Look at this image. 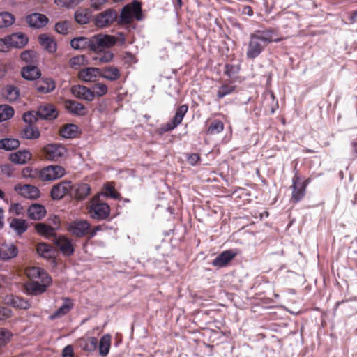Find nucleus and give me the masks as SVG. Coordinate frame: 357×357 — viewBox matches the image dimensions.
<instances>
[{
  "instance_id": "338daca9",
  "label": "nucleus",
  "mask_w": 357,
  "mask_h": 357,
  "mask_svg": "<svg viewBox=\"0 0 357 357\" xmlns=\"http://www.w3.org/2000/svg\"><path fill=\"white\" fill-rule=\"evenodd\" d=\"M31 52L29 51H24L20 54V58L23 61H28L29 59H31Z\"/></svg>"
},
{
  "instance_id": "2f4dec72",
  "label": "nucleus",
  "mask_w": 357,
  "mask_h": 357,
  "mask_svg": "<svg viewBox=\"0 0 357 357\" xmlns=\"http://www.w3.org/2000/svg\"><path fill=\"white\" fill-rule=\"evenodd\" d=\"M10 227L18 235H22L28 229V225L25 220L19 218H13L10 222Z\"/></svg>"
},
{
  "instance_id": "39448f33",
  "label": "nucleus",
  "mask_w": 357,
  "mask_h": 357,
  "mask_svg": "<svg viewBox=\"0 0 357 357\" xmlns=\"http://www.w3.org/2000/svg\"><path fill=\"white\" fill-rule=\"evenodd\" d=\"M188 110V106L187 105H182L179 106L177 108L173 119L170 121L162 125L158 129L159 134L162 135L176 128L181 123Z\"/></svg>"
},
{
  "instance_id": "13d9d810",
  "label": "nucleus",
  "mask_w": 357,
  "mask_h": 357,
  "mask_svg": "<svg viewBox=\"0 0 357 357\" xmlns=\"http://www.w3.org/2000/svg\"><path fill=\"white\" fill-rule=\"evenodd\" d=\"M107 195L112 198L119 199L120 194L115 190L114 186L112 184H107L105 185Z\"/></svg>"
},
{
  "instance_id": "a878e982",
  "label": "nucleus",
  "mask_w": 357,
  "mask_h": 357,
  "mask_svg": "<svg viewBox=\"0 0 357 357\" xmlns=\"http://www.w3.org/2000/svg\"><path fill=\"white\" fill-rule=\"evenodd\" d=\"M64 303L50 316L51 319L61 318L67 314L73 307V301L69 298H63Z\"/></svg>"
},
{
  "instance_id": "09e8293b",
  "label": "nucleus",
  "mask_w": 357,
  "mask_h": 357,
  "mask_svg": "<svg viewBox=\"0 0 357 357\" xmlns=\"http://www.w3.org/2000/svg\"><path fill=\"white\" fill-rule=\"evenodd\" d=\"M11 305L16 308L26 310L31 306L29 302L21 297H13L10 301Z\"/></svg>"
},
{
  "instance_id": "9b49d317",
  "label": "nucleus",
  "mask_w": 357,
  "mask_h": 357,
  "mask_svg": "<svg viewBox=\"0 0 357 357\" xmlns=\"http://www.w3.org/2000/svg\"><path fill=\"white\" fill-rule=\"evenodd\" d=\"M117 12L109 8L97 15L95 24L98 27L103 28L110 26L117 19Z\"/></svg>"
},
{
  "instance_id": "4be33fe9",
  "label": "nucleus",
  "mask_w": 357,
  "mask_h": 357,
  "mask_svg": "<svg viewBox=\"0 0 357 357\" xmlns=\"http://www.w3.org/2000/svg\"><path fill=\"white\" fill-rule=\"evenodd\" d=\"M6 40L8 41L10 47L22 48L27 43L28 38L24 34L17 33L7 36Z\"/></svg>"
},
{
  "instance_id": "774afa93",
  "label": "nucleus",
  "mask_w": 357,
  "mask_h": 357,
  "mask_svg": "<svg viewBox=\"0 0 357 357\" xmlns=\"http://www.w3.org/2000/svg\"><path fill=\"white\" fill-rule=\"evenodd\" d=\"M349 20L351 24L357 23V10L350 13Z\"/></svg>"
},
{
  "instance_id": "f257e3e1",
  "label": "nucleus",
  "mask_w": 357,
  "mask_h": 357,
  "mask_svg": "<svg viewBox=\"0 0 357 357\" xmlns=\"http://www.w3.org/2000/svg\"><path fill=\"white\" fill-rule=\"evenodd\" d=\"M278 31L274 28L265 30H256L250 35L247 46L246 56L249 59H255L265 50L266 46L273 42H280Z\"/></svg>"
},
{
  "instance_id": "58836bf2",
  "label": "nucleus",
  "mask_w": 357,
  "mask_h": 357,
  "mask_svg": "<svg viewBox=\"0 0 357 357\" xmlns=\"http://www.w3.org/2000/svg\"><path fill=\"white\" fill-rule=\"evenodd\" d=\"M111 335L109 334L105 335L100 338L99 351L101 356H105L109 353L111 345Z\"/></svg>"
},
{
  "instance_id": "aec40b11",
  "label": "nucleus",
  "mask_w": 357,
  "mask_h": 357,
  "mask_svg": "<svg viewBox=\"0 0 357 357\" xmlns=\"http://www.w3.org/2000/svg\"><path fill=\"white\" fill-rule=\"evenodd\" d=\"M55 82L52 78L42 77L36 82V89L40 93H50L55 89Z\"/></svg>"
},
{
  "instance_id": "de8ad7c7",
  "label": "nucleus",
  "mask_w": 357,
  "mask_h": 357,
  "mask_svg": "<svg viewBox=\"0 0 357 357\" xmlns=\"http://www.w3.org/2000/svg\"><path fill=\"white\" fill-rule=\"evenodd\" d=\"M133 15L130 12V6H126L121 10L120 15V22L124 24H128L132 22Z\"/></svg>"
},
{
  "instance_id": "dca6fc26",
  "label": "nucleus",
  "mask_w": 357,
  "mask_h": 357,
  "mask_svg": "<svg viewBox=\"0 0 357 357\" xmlns=\"http://www.w3.org/2000/svg\"><path fill=\"white\" fill-rule=\"evenodd\" d=\"M71 93L77 98L86 101H92L94 96L91 93V89L83 85H75L71 88Z\"/></svg>"
},
{
  "instance_id": "f03ea898",
  "label": "nucleus",
  "mask_w": 357,
  "mask_h": 357,
  "mask_svg": "<svg viewBox=\"0 0 357 357\" xmlns=\"http://www.w3.org/2000/svg\"><path fill=\"white\" fill-rule=\"evenodd\" d=\"M25 273L29 282L25 284L29 294L37 296L44 293L52 283V278L43 268L37 266L28 267Z\"/></svg>"
},
{
  "instance_id": "7c9ffc66",
  "label": "nucleus",
  "mask_w": 357,
  "mask_h": 357,
  "mask_svg": "<svg viewBox=\"0 0 357 357\" xmlns=\"http://www.w3.org/2000/svg\"><path fill=\"white\" fill-rule=\"evenodd\" d=\"M96 52V55L93 57V59L96 63H104L109 62L112 60L114 54L109 50H102V48L98 49Z\"/></svg>"
},
{
  "instance_id": "e433bc0d",
  "label": "nucleus",
  "mask_w": 357,
  "mask_h": 357,
  "mask_svg": "<svg viewBox=\"0 0 357 357\" xmlns=\"http://www.w3.org/2000/svg\"><path fill=\"white\" fill-rule=\"evenodd\" d=\"M225 126L222 121L215 119L212 121L206 130L207 135H217L222 132L224 130Z\"/></svg>"
},
{
  "instance_id": "20e7f679",
  "label": "nucleus",
  "mask_w": 357,
  "mask_h": 357,
  "mask_svg": "<svg viewBox=\"0 0 357 357\" xmlns=\"http://www.w3.org/2000/svg\"><path fill=\"white\" fill-rule=\"evenodd\" d=\"M66 173L60 165H49L40 169L39 179L42 181H52L63 177Z\"/></svg>"
},
{
  "instance_id": "37998d69",
  "label": "nucleus",
  "mask_w": 357,
  "mask_h": 357,
  "mask_svg": "<svg viewBox=\"0 0 357 357\" xmlns=\"http://www.w3.org/2000/svg\"><path fill=\"white\" fill-rule=\"evenodd\" d=\"M88 61L85 56L78 55L72 57L69 61V66L73 69H79L80 67L86 65Z\"/></svg>"
},
{
  "instance_id": "052dcab7",
  "label": "nucleus",
  "mask_w": 357,
  "mask_h": 357,
  "mask_svg": "<svg viewBox=\"0 0 357 357\" xmlns=\"http://www.w3.org/2000/svg\"><path fill=\"white\" fill-rule=\"evenodd\" d=\"M97 346V339L96 337L89 338L84 347V349L87 351H93L95 350Z\"/></svg>"
},
{
  "instance_id": "4d7b16f0",
  "label": "nucleus",
  "mask_w": 357,
  "mask_h": 357,
  "mask_svg": "<svg viewBox=\"0 0 357 357\" xmlns=\"http://www.w3.org/2000/svg\"><path fill=\"white\" fill-rule=\"evenodd\" d=\"M10 334L3 328H0V347L6 345L10 340Z\"/></svg>"
},
{
  "instance_id": "5fc2aeb1",
  "label": "nucleus",
  "mask_w": 357,
  "mask_h": 357,
  "mask_svg": "<svg viewBox=\"0 0 357 357\" xmlns=\"http://www.w3.org/2000/svg\"><path fill=\"white\" fill-rule=\"evenodd\" d=\"M82 1L83 0H54V2L56 5L60 6L73 8Z\"/></svg>"
},
{
  "instance_id": "ea45409f",
  "label": "nucleus",
  "mask_w": 357,
  "mask_h": 357,
  "mask_svg": "<svg viewBox=\"0 0 357 357\" xmlns=\"http://www.w3.org/2000/svg\"><path fill=\"white\" fill-rule=\"evenodd\" d=\"M20 143L18 139L14 138H4L0 140V149L11 151L19 147Z\"/></svg>"
},
{
  "instance_id": "6ab92c4d",
  "label": "nucleus",
  "mask_w": 357,
  "mask_h": 357,
  "mask_svg": "<svg viewBox=\"0 0 357 357\" xmlns=\"http://www.w3.org/2000/svg\"><path fill=\"white\" fill-rule=\"evenodd\" d=\"M70 45L76 50H86L94 51V43L92 38L86 37H78L71 40Z\"/></svg>"
},
{
  "instance_id": "680f3d73",
  "label": "nucleus",
  "mask_w": 357,
  "mask_h": 357,
  "mask_svg": "<svg viewBox=\"0 0 357 357\" xmlns=\"http://www.w3.org/2000/svg\"><path fill=\"white\" fill-rule=\"evenodd\" d=\"M11 315V310L6 307H0V320H3L10 317Z\"/></svg>"
},
{
  "instance_id": "603ef678",
  "label": "nucleus",
  "mask_w": 357,
  "mask_h": 357,
  "mask_svg": "<svg viewBox=\"0 0 357 357\" xmlns=\"http://www.w3.org/2000/svg\"><path fill=\"white\" fill-rule=\"evenodd\" d=\"M40 169H33L31 167H26L22 171V176L24 178H39Z\"/></svg>"
},
{
  "instance_id": "473e14b6",
  "label": "nucleus",
  "mask_w": 357,
  "mask_h": 357,
  "mask_svg": "<svg viewBox=\"0 0 357 357\" xmlns=\"http://www.w3.org/2000/svg\"><path fill=\"white\" fill-rule=\"evenodd\" d=\"M35 229L41 236L45 237H53L54 238L56 236L54 229L44 223H38L35 226Z\"/></svg>"
},
{
  "instance_id": "f3484780",
  "label": "nucleus",
  "mask_w": 357,
  "mask_h": 357,
  "mask_svg": "<svg viewBox=\"0 0 357 357\" xmlns=\"http://www.w3.org/2000/svg\"><path fill=\"white\" fill-rule=\"evenodd\" d=\"M27 24L33 28H41L48 22V18L43 14L34 13L26 17Z\"/></svg>"
},
{
  "instance_id": "6e6552de",
  "label": "nucleus",
  "mask_w": 357,
  "mask_h": 357,
  "mask_svg": "<svg viewBox=\"0 0 357 357\" xmlns=\"http://www.w3.org/2000/svg\"><path fill=\"white\" fill-rule=\"evenodd\" d=\"M290 188L292 190L291 202L296 204L301 201L306 195V189L301 184V177L297 170H295L292 177V185Z\"/></svg>"
},
{
  "instance_id": "c756f323",
  "label": "nucleus",
  "mask_w": 357,
  "mask_h": 357,
  "mask_svg": "<svg viewBox=\"0 0 357 357\" xmlns=\"http://www.w3.org/2000/svg\"><path fill=\"white\" fill-rule=\"evenodd\" d=\"M23 138L28 139H36L39 138L40 133L37 127L32 125H26L20 132Z\"/></svg>"
},
{
  "instance_id": "e2e57ef3",
  "label": "nucleus",
  "mask_w": 357,
  "mask_h": 357,
  "mask_svg": "<svg viewBox=\"0 0 357 357\" xmlns=\"http://www.w3.org/2000/svg\"><path fill=\"white\" fill-rule=\"evenodd\" d=\"M10 46L8 44V41L6 40V37L4 38L0 39V51L3 52H6L10 50Z\"/></svg>"
},
{
  "instance_id": "c03bdc74",
  "label": "nucleus",
  "mask_w": 357,
  "mask_h": 357,
  "mask_svg": "<svg viewBox=\"0 0 357 357\" xmlns=\"http://www.w3.org/2000/svg\"><path fill=\"white\" fill-rule=\"evenodd\" d=\"M15 22L14 16L8 12L0 13V28L8 27Z\"/></svg>"
},
{
  "instance_id": "6e6d98bb",
  "label": "nucleus",
  "mask_w": 357,
  "mask_h": 357,
  "mask_svg": "<svg viewBox=\"0 0 357 357\" xmlns=\"http://www.w3.org/2000/svg\"><path fill=\"white\" fill-rule=\"evenodd\" d=\"M130 6V12L135 17L139 20L142 19V8L139 3H135Z\"/></svg>"
},
{
  "instance_id": "c85d7f7f",
  "label": "nucleus",
  "mask_w": 357,
  "mask_h": 357,
  "mask_svg": "<svg viewBox=\"0 0 357 357\" xmlns=\"http://www.w3.org/2000/svg\"><path fill=\"white\" fill-rule=\"evenodd\" d=\"M41 46L47 52L53 53L56 50V43L54 40L47 34H41L38 37Z\"/></svg>"
},
{
  "instance_id": "72a5a7b5",
  "label": "nucleus",
  "mask_w": 357,
  "mask_h": 357,
  "mask_svg": "<svg viewBox=\"0 0 357 357\" xmlns=\"http://www.w3.org/2000/svg\"><path fill=\"white\" fill-rule=\"evenodd\" d=\"M2 95L8 101L13 102L19 98L20 91L16 86L8 85L3 89Z\"/></svg>"
},
{
  "instance_id": "a19ab883",
  "label": "nucleus",
  "mask_w": 357,
  "mask_h": 357,
  "mask_svg": "<svg viewBox=\"0 0 357 357\" xmlns=\"http://www.w3.org/2000/svg\"><path fill=\"white\" fill-rule=\"evenodd\" d=\"M240 70V65L227 63L225 66L224 73L231 79V82H234L237 80L236 75L238 74Z\"/></svg>"
},
{
  "instance_id": "f8f14e48",
  "label": "nucleus",
  "mask_w": 357,
  "mask_h": 357,
  "mask_svg": "<svg viewBox=\"0 0 357 357\" xmlns=\"http://www.w3.org/2000/svg\"><path fill=\"white\" fill-rule=\"evenodd\" d=\"M14 190L19 195L29 199H36L40 195V190L37 187L29 184L16 185Z\"/></svg>"
},
{
  "instance_id": "412c9836",
  "label": "nucleus",
  "mask_w": 357,
  "mask_h": 357,
  "mask_svg": "<svg viewBox=\"0 0 357 357\" xmlns=\"http://www.w3.org/2000/svg\"><path fill=\"white\" fill-rule=\"evenodd\" d=\"M18 248L12 243H2L0 245V259L9 260L17 255Z\"/></svg>"
},
{
  "instance_id": "9d476101",
  "label": "nucleus",
  "mask_w": 357,
  "mask_h": 357,
  "mask_svg": "<svg viewBox=\"0 0 357 357\" xmlns=\"http://www.w3.org/2000/svg\"><path fill=\"white\" fill-rule=\"evenodd\" d=\"M53 242L63 256L70 257L73 255L75 247L70 238L64 236H56Z\"/></svg>"
},
{
  "instance_id": "5701e85b",
  "label": "nucleus",
  "mask_w": 357,
  "mask_h": 357,
  "mask_svg": "<svg viewBox=\"0 0 357 357\" xmlns=\"http://www.w3.org/2000/svg\"><path fill=\"white\" fill-rule=\"evenodd\" d=\"M65 108L70 113L78 115L84 116L86 114V109L80 102L73 100H66L64 102Z\"/></svg>"
},
{
  "instance_id": "0e129e2a",
  "label": "nucleus",
  "mask_w": 357,
  "mask_h": 357,
  "mask_svg": "<svg viewBox=\"0 0 357 357\" xmlns=\"http://www.w3.org/2000/svg\"><path fill=\"white\" fill-rule=\"evenodd\" d=\"M109 0H91V6L95 9H100L102 6L106 3Z\"/></svg>"
},
{
  "instance_id": "49530a36",
  "label": "nucleus",
  "mask_w": 357,
  "mask_h": 357,
  "mask_svg": "<svg viewBox=\"0 0 357 357\" xmlns=\"http://www.w3.org/2000/svg\"><path fill=\"white\" fill-rule=\"evenodd\" d=\"M13 115L14 109L12 107L7 105H0V122L10 119Z\"/></svg>"
},
{
  "instance_id": "cd10ccee",
  "label": "nucleus",
  "mask_w": 357,
  "mask_h": 357,
  "mask_svg": "<svg viewBox=\"0 0 357 357\" xmlns=\"http://www.w3.org/2000/svg\"><path fill=\"white\" fill-rule=\"evenodd\" d=\"M91 188L86 183H80L76 186L73 185V196L77 200L84 199L90 192Z\"/></svg>"
},
{
  "instance_id": "7ed1b4c3",
  "label": "nucleus",
  "mask_w": 357,
  "mask_h": 357,
  "mask_svg": "<svg viewBox=\"0 0 357 357\" xmlns=\"http://www.w3.org/2000/svg\"><path fill=\"white\" fill-rule=\"evenodd\" d=\"M101 229L100 226L92 228L91 224L84 220H76L71 222L68 226V231L72 235L80 238L88 236L90 238L96 235L98 231Z\"/></svg>"
},
{
  "instance_id": "4c0bfd02",
  "label": "nucleus",
  "mask_w": 357,
  "mask_h": 357,
  "mask_svg": "<svg viewBox=\"0 0 357 357\" xmlns=\"http://www.w3.org/2000/svg\"><path fill=\"white\" fill-rule=\"evenodd\" d=\"M36 252L40 256L46 259L52 258L54 254L52 246L45 243H38L36 246Z\"/></svg>"
},
{
  "instance_id": "2eb2a0df",
  "label": "nucleus",
  "mask_w": 357,
  "mask_h": 357,
  "mask_svg": "<svg viewBox=\"0 0 357 357\" xmlns=\"http://www.w3.org/2000/svg\"><path fill=\"white\" fill-rule=\"evenodd\" d=\"M94 51L100 48L111 47L116 44L115 37L109 35L96 36L93 37Z\"/></svg>"
},
{
  "instance_id": "8fccbe9b",
  "label": "nucleus",
  "mask_w": 357,
  "mask_h": 357,
  "mask_svg": "<svg viewBox=\"0 0 357 357\" xmlns=\"http://www.w3.org/2000/svg\"><path fill=\"white\" fill-rule=\"evenodd\" d=\"M108 91L107 86L102 83H96L93 85L91 93L93 96L100 97L105 95Z\"/></svg>"
},
{
  "instance_id": "4468645a",
  "label": "nucleus",
  "mask_w": 357,
  "mask_h": 357,
  "mask_svg": "<svg viewBox=\"0 0 357 357\" xmlns=\"http://www.w3.org/2000/svg\"><path fill=\"white\" fill-rule=\"evenodd\" d=\"M37 111L40 119L45 120H54L57 118L59 114L58 110L52 104L40 105Z\"/></svg>"
},
{
  "instance_id": "79ce46f5",
  "label": "nucleus",
  "mask_w": 357,
  "mask_h": 357,
  "mask_svg": "<svg viewBox=\"0 0 357 357\" xmlns=\"http://www.w3.org/2000/svg\"><path fill=\"white\" fill-rule=\"evenodd\" d=\"M90 12L86 9L78 10L75 13V20L80 24H86L90 20Z\"/></svg>"
},
{
  "instance_id": "3c124183",
  "label": "nucleus",
  "mask_w": 357,
  "mask_h": 357,
  "mask_svg": "<svg viewBox=\"0 0 357 357\" xmlns=\"http://www.w3.org/2000/svg\"><path fill=\"white\" fill-rule=\"evenodd\" d=\"M40 119L38 114V111H29L23 114V120L27 123V125H32Z\"/></svg>"
},
{
  "instance_id": "0eeeda50",
  "label": "nucleus",
  "mask_w": 357,
  "mask_h": 357,
  "mask_svg": "<svg viewBox=\"0 0 357 357\" xmlns=\"http://www.w3.org/2000/svg\"><path fill=\"white\" fill-rule=\"evenodd\" d=\"M73 185L70 181H62L54 185L50 191V195L52 199H61L65 195L73 196Z\"/></svg>"
},
{
  "instance_id": "a211bd4d",
  "label": "nucleus",
  "mask_w": 357,
  "mask_h": 357,
  "mask_svg": "<svg viewBox=\"0 0 357 357\" xmlns=\"http://www.w3.org/2000/svg\"><path fill=\"white\" fill-rule=\"evenodd\" d=\"M98 77H100V68H85L78 73L79 79L84 82H95Z\"/></svg>"
},
{
  "instance_id": "423d86ee",
  "label": "nucleus",
  "mask_w": 357,
  "mask_h": 357,
  "mask_svg": "<svg viewBox=\"0 0 357 357\" xmlns=\"http://www.w3.org/2000/svg\"><path fill=\"white\" fill-rule=\"evenodd\" d=\"M89 213L91 218L97 220H105L110 214L109 206L99 199H93L89 206Z\"/></svg>"
},
{
  "instance_id": "b1692460",
  "label": "nucleus",
  "mask_w": 357,
  "mask_h": 357,
  "mask_svg": "<svg viewBox=\"0 0 357 357\" xmlns=\"http://www.w3.org/2000/svg\"><path fill=\"white\" fill-rule=\"evenodd\" d=\"M29 218L35 220L43 219L46 215L45 206L38 204H33L29 206L27 211Z\"/></svg>"
},
{
  "instance_id": "69168bd1",
  "label": "nucleus",
  "mask_w": 357,
  "mask_h": 357,
  "mask_svg": "<svg viewBox=\"0 0 357 357\" xmlns=\"http://www.w3.org/2000/svg\"><path fill=\"white\" fill-rule=\"evenodd\" d=\"M63 357H74L73 349L70 345H68L63 349Z\"/></svg>"
},
{
  "instance_id": "bf43d9fd",
  "label": "nucleus",
  "mask_w": 357,
  "mask_h": 357,
  "mask_svg": "<svg viewBox=\"0 0 357 357\" xmlns=\"http://www.w3.org/2000/svg\"><path fill=\"white\" fill-rule=\"evenodd\" d=\"M200 160L201 158L199 153H190L187 156L188 162L192 166L197 165Z\"/></svg>"
},
{
  "instance_id": "f704fd0d",
  "label": "nucleus",
  "mask_w": 357,
  "mask_h": 357,
  "mask_svg": "<svg viewBox=\"0 0 357 357\" xmlns=\"http://www.w3.org/2000/svg\"><path fill=\"white\" fill-rule=\"evenodd\" d=\"M21 74L24 79L27 80H33L39 77L40 72L37 67L29 66L22 68Z\"/></svg>"
},
{
  "instance_id": "bb28decb",
  "label": "nucleus",
  "mask_w": 357,
  "mask_h": 357,
  "mask_svg": "<svg viewBox=\"0 0 357 357\" xmlns=\"http://www.w3.org/2000/svg\"><path fill=\"white\" fill-rule=\"evenodd\" d=\"M121 73L116 67L107 66L100 69V77L109 81H116L120 78Z\"/></svg>"
},
{
  "instance_id": "a18cd8bd",
  "label": "nucleus",
  "mask_w": 357,
  "mask_h": 357,
  "mask_svg": "<svg viewBox=\"0 0 357 357\" xmlns=\"http://www.w3.org/2000/svg\"><path fill=\"white\" fill-rule=\"evenodd\" d=\"M236 90V86L223 84L217 91V98L218 100L223 98L225 96L231 94Z\"/></svg>"
},
{
  "instance_id": "393cba45",
  "label": "nucleus",
  "mask_w": 357,
  "mask_h": 357,
  "mask_svg": "<svg viewBox=\"0 0 357 357\" xmlns=\"http://www.w3.org/2000/svg\"><path fill=\"white\" fill-rule=\"evenodd\" d=\"M32 158V154L27 150L19 151L10 155V160L15 164L23 165L28 162Z\"/></svg>"
},
{
  "instance_id": "1a4fd4ad",
  "label": "nucleus",
  "mask_w": 357,
  "mask_h": 357,
  "mask_svg": "<svg viewBox=\"0 0 357 357\" xmlns=\"http://www.w3.org/2000/svg\"><path fill=\"white\" fill-rule=\"evenodd\" d=\"M42 152L47 160L56 161L65 155L66 149L60 144H49L43 147Z\"/></svg>"
},
{
  "instance_id": "864d4df0",
  "label": "nucleus",
  "mask_w": 357,
  "mask_h": 357,
  "mask_svg": "<svg viewBox=\"0 0 357 357\" xmlns=\"http://www.w3.org/2000/svg\"><path fill=\"white\" fill-rule=\"evenodd\" d=\"M70 28V24L67 21L58 22L55 25L56 31L61 34H67Z\"/></svg>"
},
{
  "instance_id": "c9c22d12",
  "label": "nucleus",
  "mask_w": 357,
  "mask_h": 357,
  "mask_svg": "<svg viewBox=\"0 0 357 357\" xmlns=\"http://www.w3.org/2000/svg\"><path fill=\"white\" fill-rule=\"evenodd\" d=\"M79 128L75 124H68L60 131V135L64 138H75L77 136Z\"/></svg>"
},
{
  "instance_id": "ddd939ff",
  "label": "nucleus",
  "mask_w": 357,
  "mask_h": 357,
  "mask_svg": "<svg viewBox=\"0 0 357 357\" xmlns=\"http://www.w3.org/2000/svg\"><path fill=\"white\" fill-rule=\"evenodd\" d=\"M236 255V253L231 250L223 251L213 260L211 264L218 268L227 266Z\"/></svg>"
}]
</instances>
